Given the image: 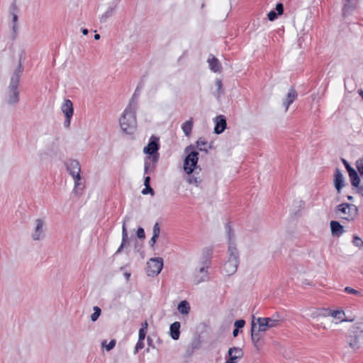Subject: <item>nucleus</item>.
I'll return each mask as SVG.
<instances>
[{"instance_id": "obj_1", "label": "nucleus", "mask_w": 363, "mask_h": 363, "mask_svg": "<svg viewBox=\"0 0 363 363\" xmlns=\"http://www.w3.org/2000/svg\"><path fill=\"white\" fill-rule=\"evenodd\" d=\"M194 148V145H190L184 149V152L187 155L184 161V170L187 174L190 175L188 178V182L199 186L201 179L195 175H191L194 169L197 168L199 161V152L195 151Z\"/></svg>"}, {"instance_id": "obj_2", "label": "nucleus", "mask_w": 363, "mask_h": 363, "mask_svg": "<svg viewBox=\"0 0 363 363\" xmlns=\"http://www.w3.org/2000/svg\"><path fill=\"white\" fill-rule=\"evenodd\" d=\"M23 71V67L21 60H20L19 64L18 65L11 76V82L9 86V96L7 99V103L9 104H16L19 101L18 85Z\"/></svg>"}, {"instance_id": "obj_3", "label": "nucleus", "mask_w": 363, "mask_h": 363, "mask_svg": "<svg viewBox=\"0 0 363 363\" xmlns=\"http://www.w3.org/2000/svg\"><path fill=\"white\" fill-rule=\"evenodd\" d=\"M135 113L136 103L133 108H126L120 118V126L122 130L126 134H133L136 129L137 121Z\"/></svg>"}, {"instance_id": "obj_4", "label": "nucleus", "mask_w": 363, "mask_h": 363, "mask_svg": "<svg viewBox=\"0 0 363 363\" xmlns=\"http://www.w3.org/2000/svg\"><path fill=\"white\" fill-rule=\"evenodd\" d=\"M228 249V259L224 263L222 271L227 276H230L235 274L238 269L239 260V252L236 246L230 244Z\"/></svg>"}, {"instance_id": "obj_5", "label": "nucleus", "mask_w": 363, "mask_h": 363, "mask_svg": "<svg viewBox=\"0 0 363 363\" xmlns=\"http://www.w3.org/2000/svg\"><path fill=\"white\" fill-rule=\"evenodd\" d=\"M358 212L359 209L357 206L347 203H340L335 208L336 215L340 216L341 213L343 214L340 218L347 221L354 220L358 215Z\"/></svg>"}, {"instance_id": "obj_6", "label": "nucleus", "mask_w": 363, "mask_h": 363, "mask_svg": "<svg viewBox=\"0 0 363 363\" xmlns=\"http://www.w3.org/2000/svg\"><path fill=\"white\" fill-rule=\"evenodd\" d=\"M160 147V138L152 135L149 139L147 145L144 147L143 152L148 155L146 157L152 159V162L157 163L160 159L158 152Z\"/></svg>"}, {"instance_id": "obj_7", "label": "nucleus", "mask_w": 363, "mask_h": 363, "mask_svg": "<svg viewBox=\"0 0 363 363\" xmlns=\"http://www.w3.org/2000/svg\"><path fill=\"white\" fill-rule=\"evenodd\" d=\"M163 267V259L161 257L151 258L147 263V274L155 277L159 274Z\"/></svg>"}, {"instance_id": "obj_8", "label": "nucleus", "mask_w": 363, "mask_h": 363, "mask_svg": "<svg viewBox=\"0 0 363 363\" xmlns=\"http://www.w3.org/2000/svg\"><path fill=\"white\" fill-rule=\"evenodd\" d=\"M251 339L252 342L257 350H259L264 345L262 332L257 329V323L255 320L251 323Z\"/></svg>"}, {"instance_id": "obj_9", "label": "nucleus", "mask_w": 363, "mask_h": 363, "mask_svg": "<svg viewBox=\"0 0 363 363\" xmlns=\"http://www.w3.org/2000/svg\"><path fill=\"white\" fill-rule=\"evenodd\" d=\"M65 164L66 166L67 172L72 177H76L78 179H81V165L78 160L69 159L67 160Z\"/></svg>"}, {"instance_id": "obj_10", "label": "nucleus", "mask_w": 363, "mask_h": 363, "mask_svg": "<svg viewBox=\"0 0 363 363\" xmlns=\"http://www.w3.org/2000/svg\"><path fill=\"white\" fill-rule=\"evenodd\" d=\"M19 12V9L16 4V0H13L9 6V14L12 17V30L14 35L16 34L18 30V13Z\"/></svg>"}, {"instance_id": "obj_11", "label": "nucleus", "mask_w": 363, "mask_h": 363, "mask_svg": "<svg viewBox=\"0 0 363 363\" xmlns=\"http://www.w3.org/2000/svg\"><path fill=\"white\" fill-rule=\"evenodd\" d=\"M359 0H342V16H347L351 15L352 12L357 8Z\"/></svg>"}, {"instance_id": "obj_12", "label": "nucleus", "mask_w": 363, "mask_h": 363, "mask_svg": "<svg viewBox=\"0 0 363 363\" xmlns=\"http://www.w3.org/2000/svg\"><path fill=\"white\" fill-rule=\"evenodd\" d=\"M45 225V222L41 218H38L35 220V228L33 233L32 234V238L33 240H40L43 239L45 237V233L43 230V226Z\"/></svg>"}, {"instance_id": "obj_13", "label": "nucleus", "mask_w": 363, "mask_h": 363, "mask_svg": "<svg viewBox=\"0 0 363 363\" xmlns=\"http://www.w3.org/2000/svg\"><path fill=\"white\" fill-rule=\"evenodd\" d=\"M208 268H210V267L201 265L199 269L196 272L194 280L196 284H199L208 279Z\"/></svg>"}, {"instance_id": "obj_14", "label": "nucleus", "mask_w": 363, "mask_h": 363, "mask_svg": "<svg viewBox=\"0 0 363 363\" xmlns=\"http://www.w3.org/2000/svg\"><path fill=\"white\" fill-rule=\"evenodd\" d=\"M214 133L216 134L222 133L227 127L226 118L223 115H219L215 118Z\"/></svg>"}, {"instance_id": "obj_15", "label": "nucleus", "mask_w": 363, "mask_h": 363, "mask_svg": "<svg viewBox=\"0 0 363 363\" xmlns=\"http://www.w3.org/2000/svg\"><path fill=\"white\" fill-rule=\"evenodd\" d=\"M128 220H129L128 218H125V219L123 220V226H122V241H121V244L119 246V247L118 248L116 254H119V253L122 252L124 247L127 245H129L128 235V231H127V228H126V223Z\"/></svg>"}, {"instance_id": "obj_16", "label": "nucleus", "mask_w": 363, "mask_h": 363, "mask_svg": "<svg viewBox=\"0 0 363 363\" xmlns=\"http://www.w3.org/2000/svg\"><path fill=\"white\" fill-rule=\"evenodd\" d=\"M333 182L337 193H340L345 186V180L341 171L338 168H335Z\"/></svg>"}, {"instance_id": "obj_17", "label": "nucleus", "mask_w": 363, "mask_h": 363, "mask_svg": "<svg viewBox=\"0 0 363 363\" xmlns=\"http://www.w3.org/2000/svg\"><path fill=\"white\" fill-rule=\"evenodd\" d=\"M213 252V250L212 247H205L203 250L202 255L201 257V265H206L208 267H211Z\"/></svg>"}, {"instance_id": "obj_18", "label": "nucleus", "mask_w": 363, "mask_h": 363, "mask_svg": "<svg viewBox=\"0 0 363 363\" xmlns=\"http://www.w3.org/2000/svg\"><path fill=\"white\" fill-rule=\"evenodd\" d=\"M330 225L333 236L340 237L345 232L344 227L340 224L339 221L331 220Z\"/></svg>"}, {"instance_id": "obj_19", "label": "nucleus", "mask_w": 363, "mask_h": 363, "mask_svg": "<svg viewBox=\"0 0 363 363\" xmlns=\"http://www.w3.org/2000/svg\"><path fill=\"white\" fill-rule=\"evenodd\" d=\"M298 94L294 86L289 89L287 94L286 100L283 102V105L285 107L286 111L288 110L289 106L295 101L297 98Z\"/></svg>"}, {"instance_id": "obj_20", "label": "nucleus", "mask_w": 363, "mask_h": 363, "mask_svg": "<svg viewBox=\"0 0 363 363\" xmlns=\"http://www.w3.org/2000/svg\"><path fill=\"white\" fill-rule=\"evenodd\" d=\"M229 358H230L235 363L237 360L240 359L243 357V352L240 347H230L228 352Z\"/></svg>"}, {"instance_id": "obj_21", "label": "nucleus", "mask_w": 363, "mask_h": 363, "mask_svg": "<svg viewBox=\"0 0 363 363\" xmlns=\"http://www.w3.org/2000/svg\"><path fill=\"white\" fill-rule=\"evenodd\" d=\"M61 110L65 114V116H72L74 113L73 104L69 99H65Z\"/></svg>"}, {"instance_id": "obj_22", "label": "nucleus", "mask_w": 363, "mask_h": 363, "mask_svg": "<svg viewBox=\"0 0 363 363\" xmlns=\"http://www.w3.org/2000/svg\"><path fill=\"white\" fill-rule=\"evenodd\" d=\"M181 324L178 321L172 323L169 327V335L174 340H177L180 336Z\"/></svg>"}, {"instance_id": "obj_23", "label": "nucleus", "mask_w": 363, "mask_h": 363, "mask_svg": "<svg viewBox=\"0 0 363 363\" xmlns=\"http://www.w3.org/2000/svg\"><path fill=\"white\" fill-rule=\"evenodd\" d=\"M211 58L208 59V63L210 67V69L213 72H220L222 70V66L220 63L219 60L214 57L213 55H211Z\"/></svg>"}, {"instance_id": "obj_24", "label": "nucleus", "mask_w": 363, "mask_h": 363, "mask_svg": "<svg viewBox=\"0 0 363 363\" xmlns=\"http://www.w3.org/2000/svg\"><path fill=\"white\" fill-rule=\"evenodd\" d=\"M348 174H349V177L350 179L352 186H353L354 187H356L357 189H358L359 187L361 186L360 185L361 180H360V177H359V175L358 174L357 172L355 169H352V170H350V172H349Z\"/></svg>"}, {"instance_id": "obj_25", "label": "nucleus", "mask_w": 363, "mask_h": 363, "mask_svg": "<svg viewBox=\"0 0 363 363\" xmlns=\"http://www.w3.org/2000/svg\"><path fill=\"white\" fill-rule=\"evenodd\" d=\"M157 163L152 162V159L145 157L144 162V174H148L153 172L156 168Z\"/></svg>"}, {"instance_id": "obj_26", "label": "nucleus", "mask_w": 363, "mask_h": 363, "mask_svg": "<svg viewBox=\"0 0 363 363\" xmlns=\"http://www.w3.org/2000/svg\"><path fill=\"white\" fill-rule=\"evenodd\" d=\"M194 125V121L192 118L186 121L182 125V129L184 135L189 137L191 134L192 128Z\"/></svg>"}, {"instance_id": "obj_27", "label": "nucleus", "mask_w": 363, "mask_h": 363, "mask_svg": "<svg viewBox=\"0 0 363 363\" xmlns=\"http://www.w3.org/2000/svg\"><path fill=\"white\" fill-rule=\"evenodd\" d=\"M225 230H226V233H227V235H228V247L230 245H231L230 244H232L233 246H236L235 245V235H234V232H233V230L232 229V227L230 225V223H227L225 224Z\"/></svg>"}, {"instance_id": "obj_28", "label": "nucleus", "mask_w": 363, "mask_h": 363, "mask_svg": "<svg viewBox=\"0 0 363 363\" xmlns=\"http://www.w3.org/2000/svg\"><path fill=\"white\" fill-rule=\"evenodd\" d=\"M177 309L179 311V313H181L182 314L187 315L190 312L191 307H190L189 303L187 301L184 300V301H182L178 304Z\"/></svg>"}, {"instance_id": "obj_29", "label": "nucleus", "mask_w": 363, "mask_h": 363, "mask_svg": "<svg viewBox=\"0 0 363 363\" xmlns=\"http://www.w3.org/2000/svg\"><path fill=\"white\" fill-rule=\"evenodd\" d=\"M257 323L258 324L257 329L262 332V333H265L269 328H271L269 325H267L268 322L266 320L265 318H258L257 319Z\"/></svg>"}, {"instance_id": "obj_30", "label": "nucleus", "mask_w": 363, "mask_h": 363, "mask_svg": "<svg viewBox=\"0 0 363 363\" xmlns=\"http://www.w3.org/2000/svg\"><path fill=\"white\" fill-rule=\"evenodd\" d=\"M207 145V141L202 138H199L196 141V147H198L200 151L205 152L206 153L208 152Z\"/></svg>"}, {"instance_id": "obj_31", "label": "nucleus", "mask_w": 363, "mask_h": 363, "mask_svg": "<svg viewBox=\"0 0 363 363\" xmlns=\"http://www.w3.org/2000/svg\"><path fill=\"white\" fill-rule=\"evenodd\" d=\"M330 310L329 308H320L317 310L315 313H313V317H328L330 316Z\"/></svg>"}, {"instance_id": "obj_32", "label": "nucleus", "mask_w": 363, "mask_h": 363, "mask_svg": "<svg viewBox=\"0 0 363 363\" xmlns=\"http://www.w3.org/2000/svg\"><path fill=\"white\" fill-rule=\"evenodd\" d=\"M139 86H138V87L136 88L135 91V93L133 94L130 102H129V104L128 106H127V108H133V107L134 106L135 104L136 103V106H138V94H139Z\"/></svg>"}, {"instance_id": "obj_33", "label": "nucleus", "mask_w": 363, "mask_h": 363, "mask_svg": "<svg viewBox=\"0 0 363 363\" xmlns=\"http://www.w3.org/2000/svg\"><path fill=\"white\" fill-rule=\"evenodd\" d=\"M115 7H116V6L108 7L107 11L101 16V17L100 18V21L101 23L106 22L107 18H108L109 17H111L113 15Z\"/></svg>"}, {"instance_id": "obj_34", "label": "nucleus", "mask_w": 363, "mask_h": 363, "mask_svg": "<svg viewBox=\"0 0 363 363\" xmlns=\"http://www.w3.org/2000/svg\"><path fill=\"white\" fill-rule=\"evenodd\" d=\"M266 320L268 322L267 325L270 328H275L280 325L281 322V319H274V316L270 318H265Z\"/></svg>"}, {"instance_id": "obj_35", "label": "nucleus", "mask_w": 363, "mask_h": 363, "mask_svg": "<svg viewBox=\"0 0 363 363\" xmlns=\"http://www.w3.org/2000/svg\"><path fill=\"white\" fill-rule=\"evenodd\" d=\"M349 345L352 349H359V341L357 335L350 336V340H348Z\"/></svg>"}, {"instance_id": "obj_36", "label": "nucleus", "mask_w": 363, "mask_h": 363, "mask_svg": "<svg viewBox=\"0 0 363 363\" xmlns=\"http://www.w3.org/2000/svg\"><path fill=\"white\" fill-rule=\"evenodd\" d=\"M93 309L94 313L91 315V321L95 322L100 316L101 313V310L99 306H94Z\"/></svg>"}, {"instance_id": "obj_37", "label": "nucleus", "mask_w": 363, "mask_h": 363, "mask_svg": "<svg viewBox=\"0 0 363 363\" xmlns=\"http://www.w3.org/2000/svg\"><path fill=\"white\" fill-rule=\"evenodd\" d=\"M355 165L359 175L363 177V157L358 159L356 161Z\"/></svg>"}, {"instance_id": "obj_38", "label": "nucleus", "mask_w": 363, "mask_h": 363, "mask_svg": "<svg viewBox=\"0 0 363 363\" xmlns=\"http://www.w3.org/2000/svg\"><path fill=\"white\" fill-rule=\"evenodd\" d=\"M344 314L345 313H344L343 311H339V310L331 311L330 310V316H332L337 319H342V321H344L345 320H343L342 317V315Z\"/></svg>"}, {"instance_id": "obj_39", "label": "nucleus", "mask_w": 363, "mask_h": 363, "mask_svg": "<svg viewBox=\"0 0 363 363\" xmlns=\"http://www.w3.org/2000/svg\"><path fill=\"white\" fill-rule=\"evenodd\" d=\"M352 243L357 247H363V240L357 235L353 236Z\"/></svg>"}, {"instance_id": "obj_40", "label": "nucleus", "mask_w": 363, "mask_h": 363, "mask_svg": "<svg viewBox=\"0 0 363 363\" xmlns=\"http://www.w3.org/2000/svg\"><path fill=\"white\" fill-rule=\"evenodd\" d=\"M145 187L142 190V194L143 195H146L147 194H150L151 195H154L155 194V191L154 189L151 187L150 185H145Z\"/></svg>"}, {"instance_id": "obj_41", "label": "nucleus", "mask_w": 363, "mask_h": 363, "mask_svg": "<svg viewBox=\"0 0 363 363\" xmlns=\"http://www.w3.org/2000/svg\"><path fill=\"white\" fill-rule=\"evenodd\" d=\"M160 233V228L159 223L157 222L155 223L152 229V236L159 238Z\"/></svg>"}, {"instance_id": "obj_42", "label": "nucleus", "mask_w": 363, "mask_h": 363, "mask_svg": "<svg viewBox=\"0 0 363 363\" xmlns=\"http://www.w3.org/2000/svg\"><path fill=\"white\" fill-rule=\"evenodd\" d=\"M245 325V321L243 319H239L235 321L234 327L236 329H242Z\"/></svg>"}, {"instance_id": "obj_43", "label": "nucleus", "mask_w": 363, "mask_h": 363, "mask_svg": "<svg viewBox=\"0 0 363 363\" xmlns=\"http://www.w3.org/2000/svg\"><path fill=\"white\" fill-rule=\"evenodd\" d=\"M145 347L144 340L138 339V342L135 347L134 353L136 354L140 350H142Z\"/></svg>"}, {"instance_id": "obj_44", "label": "nucleus", "mask_w": 363, "mask_h": 363, "mask_svg": "<svg viewBox=\"0 0 363 363\" xmlns=\"http://www.w3.org/2000/svg\"><path fill=\"white\" fill-rule=\"evenodd\" d=\"M344 291L347 293V294H354V295H357V296H360L361 295V292L359 291H357L354 289H352L350 286H346L344 289Z\"/></svg>"}, {"instance_id": "obj_45", "label": "nucleus", "mask_w": 363, "mask_h": 363, "mask_svg": "<svg viewBox=\"0 0 363 363\" xmlns=\"http://www.w3.org/2000/svg\"><path fill=\"white\" fill-rule=\"evenodd\" d=\"M278 16H279L275 11L272 10L267 14V18L270 21H273L277 18Z\"/></svg>"}, {"instance_id": "obj_46", "label": "nucleus", "mask_w": 363, "mask_h": 363, "mask_svg": "<svg viewBox=\"0 0 363 363\" xmlns=\"http://www.w3.org/2000/svg\"><path fill=\"white\" fill-rule=\"evenodd\" d=\"M136 235L139 239L143 240L145 238V233L142 227H139L136 232Z\"/></svg>"}, {"instance_id": "obj_47", "label": "nucleus", "mask_w": 363, "mask_h": 363, "mask_svg": "<svg viewBox=\"0 0 363 363\" xmlns=\"http://www.w3.org/2000/svg\"><path fill=\"white\" fill-rule=\"evenodd\" d=\"M74 180V191L77 192L78 189H82L83 187H81L82 184L80 183L81 179H78L76 177H72Z\"/></svg>"}, {"instance_id": "obj_48", "label": "nucleus", "mask_w": 363, "mask_h": 363, "mask_svg": "<svg viewBox=\"0 0 363 363\" xmlns=\"http://www.w3.org/2000/svg\"><path fill=\"white\" fill-rule=\"evenodd\" d=\"M277 13L279 15H281L284 12V5L282 3H277L275 8Z\"/></svg>"}, {"instance_id": "obj_49", "label": "nucleus", "mask_w": 363, "mask_h": 363, "mask_svg": "<svg viewBox=\"0 0 363 363\" xmlns=\"http://www.w3.org/2000/svg\"><path fill=\"white\" fill-rule=\"evenodd\" d=\"M216 85L218 87V94H220L221 93H223V89H222L223 83H222V80L219 79H217L216 81Z\"/></svg>"}, {"instance_id": "obj_50", "label": "nucleus", "mask_w": 363, "mask_h": 363, "mask_svg": "<svg viewBox=\"0 0 363 363\" xmlns=\"http://www.w3.org/2000/svg\"><path fill=\"white\" fill-rule=\"evenodd\" d=\"M116 341L115 340H111L109 343L106 346V350L107 351H110L116 346Z\"/></svg>"}, {"instance_id": "obj_51", "label": "nucleus", "mask_w": 363, "mask_h": 363, "mask_svg": "<svg viewBox=\"0 0 363 363\" xmlns=\"http://www.w3.org/2000/svg\"><path fill=\"white\" fill-rule=\"evenodd\" d=\"M147 330H145L144 329H140L139 334H138V339L145 340L146 334H147Z\"/></svg>"}, {"instance_id": "obj_52", "label": "nucleus", "mask_w": 363, "mask_h": 363, "mask_svg": "<svg viewBox=\"0 0 363 363\" xmlns=\"http://www.w3.org/2000/svg\"><path fill=\"white\" fill-rule=\"evenodd\" d=\"M342 163L344 164L347 171L349 172H350V170H352V169H354L353 167H352L350 166V164L347 162V161L343 158H342Z\"/></svg>"}, {"instance_id": "obj_53", "label": "nucleus", "mask_w": 363, "mask_h": 363, "mask_svg": "<svg viewBox=\"0 0 363 363\" xmlns=\"http://www.w3.org/2000/svg\"><path fill=\"white\" fill-rule=\"evenodd\" d=\"M72 116H65L64 125L65 128H69L71 123V118Z\"/></svg>"}, {"instance_id": "obj_54", "label": "nucleus", "mask_w": 363, "mask_h": 363, "mask_svg": "<svg viewBox=\"0 0 363 363\" xmlns=\"http://www.w3.org/2000/svg\"><path fill=\"white\" fill-rule=\"evenodd\" d=\"M157 239H158V238L152 236L151 239L149 241V245L152 248H154Z\"/></svg>"}, {"instance_id": "obj_55", "label": "nucleus", "mask_w": 363, "mask_h": 363, "mask_svg": "<svg viewBox=\"0 0 363 363\" xmlns=\"http://www.w3.org/2000/svg\"><path fill=\"white\" fill-rule=\"evenodd\" d=\"M150 176H145L144 177V185H150Z\"/></svg>"}, {"instance_id": "obj_56", "label": "nucleus", "mask_w": 363, "mask_h": 363, "mask_svg": "<svg viewBox=\"0 0 363 363\" xmlns=\"http://www.w3.org/2000/svg\"><path fill=\"white\" fill-rule=\"evenodd\" d=\"M147 344H148L149 347L155 348V345H153V340L151 337H147Z\"/></svg>"}, {"instance_id": "obj_57", "label": "nucleus", "mask_w": 363, "mask_h": 363, "mask_svg": "<svg viewBox=\"0 0 363 363\" xmlns=\"http://www.w3.org/2000/svg\"><path fill=\"white\" fill-rule=\"evenodd\" d=\"M357 192L363 198V184L357 189Z\"/></svg>"}, {"instance_id": "obj_58", "label": "nucleus", "mask_w": 363, "mask_h": 363, "mask_svg": "<svg viewBox=\"0 0 363 363\" xmlns=\"http://www.w3.org/2000/svg\"><path fill=\"white\" fill-rule=\"evenodd\" d=\"M148 324L147 322L145 320V322L142 323L140 329H144L145 330H147Z\"/></svg>"}, {"instance_id": "obj_59", "label": "nucleus", "mask_w": 363, "mask_h": 363, "mask_svg": "<svg viewBox=\"0 0 363 363\" xmlns=\"http://www.w3.org/2000/svg\"><path fill=\"white\" fill-rule=\"evenodd\" d=\"M239 333V330L238 329H236V328H234L233 331V337H237Z\"/></svg>"}, {"instance_id": "obj_60", "label": "nucleus", "mask_w": 363, "mask_h": 363, "mask_svg": "<svg viewBox=\"0 0 363 363\" xmlns=\"http://www.w3.org/2000/svg\"><path fill=\"white\" fill-rule=\"evenodd\" d=\"M82 32L84 35H87L89 33V30L87 28H82Z\"/></svg>"}, {"instance_id": "obj_61", "label": "nucleus", "mask_w": 363, "mask_h": 363, "mask_svg": "<svg viewBox=\"0 0 363 363\" xmlns=\"http://www.w3.org/2000/svg\"><path fill=\"white\" fill-rule=\"evenodd\" d=\"M100 38H101V36H100V35H99V34L96 33V34L94 35V39H95L96 40H99V39H100Z\"/></svg>"}, {"instance_id": "obj_62", "label": "nucleus", "mask_w": 363, "mask_h": 363, "mask_svg": "<svg viewBox=\"0 0 363 363\" xmlns=\"http://www.w3.org/2000/svg\"><path fill=\"white\" fill-rule=\"evenodd\" d=\"M358 93H359V96L362 97V99H363V90L362 89L359 90Z\"/></svg>"}, {"instance_id": "obj_63", "label": "nucleus", "mask_w": 363, "mask_h": 363, "mask_svg": "<svg viewBox=\"0 0 363 363\" xmlns=\"http://www.w3.org/2000/svg\"><path fill=\"white\" fill-rule=\"evenodd\" d=\"M225 363H235V362H233L230 358H228Z\"/></svg>"}, {"instance_id": "obj_64", "label": "nucleus", "mask_w": 363, "mask_h": 363, "mask_svg": "<svg viewBox=\"0 0 363 363\" xmlns=\"http://www.w3.org/2000/svg\"><path fill=\"white\" fill-rule=\"evenodd\" d=\"M130 276V273L126 272V273L125 274V278H126L127 279H129Z\"/></svg>"}]
</instances>
